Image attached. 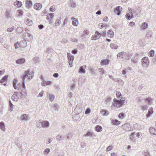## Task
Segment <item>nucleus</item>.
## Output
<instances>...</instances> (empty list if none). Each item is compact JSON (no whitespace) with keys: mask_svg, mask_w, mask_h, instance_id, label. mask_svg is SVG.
I'll use <instances>...</instances> for the list:
<instances>
[{"mask_svg":"<svg viewBox=\"0 0 156 156\" xmlns=\"http://www.w3.org/2000/svg\"><path fill=\"white\" fill-rule=\"evenodd\" d=\"M126 100H127L126 98L124 97L121 98L120 100L114 98L112 105L113 106L117 108L120 107L123 105Z\"/></svg>","mask_w":156,"mask_h":156,"instance_id":"nucleus-1","label":"nucleus"},{"mask_svg":"<svg viewBox=\"0 0 156 156\" xmlns=\"http://www.w3.org/2000/svg\"><path fill=\"white\" fill-rule=\"evenodd\" d=\"M67 56L68 59V62L69 63V67H71L73 66L72 63L74 60V56L70 53H68Z\"/></svg>","mask_w":156,"mask_h":156,"instance_id":"nucleus-2","label":"nucleus"},{"mask_svg":"<svg viewBox=\"0 0 156 156\" xmlns=\"http://www.w3.org/2000/svg\"><path fill=\"white\" fill-rule=\"evenodd\" d=\"M141 62L143 66H147L149 63V61L147 57H144L141 59Z\"/></svg>","mask_w":156,"mask_h":156,"instance_id":"nucleus-3","label":"nucleus"},{"mask_svg":"<svg viewBox=\"0 0 156 156\" xmlns=\"http://www.w3.org/2000/svg\"><path fill=\"white\" fill-rule=\"evenodd\" d=\"M25 41H21L20 43H17L14 44L15 48L17 49L20 47L24 48L26 46Z\"/></svg>","mask_w":156,"mask_h":156,"instance_id":"nucleus-4","label":"nucleus"},{"mask_svg":"<svg viewBox=\"0 0 156 156\" xmlns=\"http://www.w3.org/2000/svg\"><path fill=\"white\" fill-rule=\"evenodd\" d=\"M95 34L93 35L91 37L92 40H95L98 39L101 36L100 33L96 31L95 32Z\"/></svg>","mask_w":156,"mask_h":156,"instance_id":"nucleus-5","label":"nucleus"},{"mask_svg":"<svg viewBox=\"0 0 156 156\" xmlns=\"http://www.w3.org/2000/svg\"><path fill=\"white\" fill-rule=\"evenodd\" d=\"M28 72L27 71H25L24 74L23 76L22 77V87L25 86V78L28 76Z\"/></svg>","mask_w":156,"mask_h":156,"instance_id":"nucleus-6","label":"nucleus"},{"mask_svg":"<svg viewBox=\"0 0 156 156\" xmlns=\"http://www.w3.org/2000/svg\"><path fill=\"white\" fill-rule=\"evenodd\" d=\"M29 116L26 114H24L20 117V119L21 121H27L29 120Z\"/></svg>","mask_w":156,"mask_h":156,"instance_id":"nucleus-7","label":"nucleus"},{"mask_svg":"<svg viewBox=\"0 0 156 156\" xmlns=\"http://www.w3.org/2000/svg\"><path fill=\"white\" fill-rule=\"evenodd\" d=\"M125 16L126 18L128 20H130L134 17L132 12H128L127 13Z\"/></svg>","mask_w":156,"mask_h":156,"instance_id":"nucleus-8","label":"nucleus"},{"mask_svg":"<svg viewBox=\"0 0 156 156\" xmlns=\"http://www.w3.org/2000/svg\"><path fill=\"white\" fill-rule=\"evenodd\" d=\"M18 92H15V93L12 95V99L14 101H17L19 99V97L18 96Z\"/></svg>","mask_w":156,"mask_h":156,"instance_id":"nucleus-9","label":"nucleus"},{"mask_svg":"<svg viewBox=\"0 0 156 156\" xmlns=\"http://www.w3.org/2000/svg\"><path fill=\"white\" fill-rule=\"evenodd\" d=\"M153 110L152 107L150 108L149 109L146 115L147 118L150 117L153 113Z\"/></svg>","mask_w":156,"mask_h":156,"instance_id":"nucleus-10","label":"nucleus"},{"mask_svg":"<svg viewBox=\"0 0 156 156\" xmlns=\"http://www.w3.org/2000/svg\"><path fill=\"white\" fill-rule=\"evenodd\" d=\"M148 26L147 23L144 22L142 24L140 27L141 30H144L146 29L148 27Z\"/></svg>","mask_w":156,"mask_h":156,"instance_id":"nucleus-11","label":"nucleus"},{"mask_svg":"<svg viewBox=\"0 0 156 156\" xmlns=\"http://www.w3.org/2000/svg\"><path fill=\"white\" fill-rule=\"evenodd\" d=\"M122 9V8L119 6H118L115 8L114 10V12L117 14L118 16L120 15L121 13V10Z\"/></svg>","mask_w":156,"mask_h":156,"instance_id":"nucleus-12","label":"nucleus"},{"mask_svg":"<svg viewBox=\"0 0 156 156\" xmlns=\"http://www.w3.org/2000/svg\"><path fill=\"white\" fill-rule=\"evenodd\" d=\"M34 8L37 10H40L42 8V5L41 4L36 3L34 5Z\"/></svg>","mask_w":156,"mask_h":156,"instance_id":"nucleus-13","label":"nucleus"},{"mask_svg":"<svg viewBox=\"0 0 156 156\" xmlns=\"http://www.w3.org/2000/svg\"><path fill=\"white\" fill-rule=\"evenodd\" d=\"M49 122L47 121H42V127L44 128H47L49 126Z\"/></svg>","mask_w":156,"mask_h":156,"instance_id":"nucleus-14","label":"nucleus"},{"mask_svg":"<svg viewBox=\"0 0 156 156\" xmlns=\"http://www.w3.org/2000/svg\"><path fill=\"white\" fill-rule=\"evenodd\" d=\"M25 61V60L24 58H20L17 59L16 61V62L17 64H22Z\"/></svg>","mask_w":156,"mask_h":156,"instance_id":"nucleus-15","label":"nucleus"},{"mask_svg":"<svg viewBox=\"0 0 156 156\" xmlns=\"http://www.w3.org/2000/svg\"><path fill=\"white\" fill-rule=\"evenodd\" d=\"M126 52L124 51H122L118 53L117 55V58H122L124 57Z\"/></svg>","mask_w":156,"mask_h":156,"instance_id":"nucleus-16","label":"nucleus"},{"mask_svg":"<svg viewBox=\"0 0 156 156\" xmlns=\"http://www.w3.org/2000/svg\"><path fill=\"white\" fill-rule=\"evenodd\" d=\"M145 101L147 103L148 105H150L152 103L153 99L151 97H148L145 99Z\"/></svg>","mask_w":156,"mask_h":156,"instance_id":"nucleus-17","label":"nucleus"},{"mask_svg":"<svg viewBox=\"0 0 156 156\" xmlns=\"http://www.w3.org/2000/svg\"><path fill=\"white\" fill-rule=\"evenodd\" d=\"M26 71H27L28 72V73L29 74H28V76L26 77H28V79L29 80H30L33 78L34 76V73L33 72H30L28 70Z\"/></svg>","mask_w":156,"mask_h":156,"instance_id":"nucleus-18","label":"nucleus"},{"mask_svg":"<svg viewBox=\"0 0 156 156\" xmlns=\"http://www.w3.org/2000/svg\"><path fill=\"white\" fill-rule=\"evenodd\" d=\"M138 58V56L135 55L131 59V62L134 63H136L137 62Z\"/></svg>","mask_w":156,"mask_h":156,"instance_id":"nucleus-19","label":"nucleus"},{"mask_svg":"<svg viewBox=\"0 0 156 156\" xmlns=\"http://www.w3.org/2000/svg\"><path fill=\"white\" fill-rule=\"evenodd\" d=\"M86 66L85 65H83L81 66L79 69V72L81 73H85V69L86 68Z\"/></svg>","mask_w":156,"mask_h":156,"instance_id":"nucleus-20","label":"nucleus"},{"mask_svg":"<svg viewBox=\"0 0 156 156\" xmlns=\"http://www.w3.org/2000/svg\"><path fill=\"white\" fill-rule=\"evenodd\" d=\"M25 23L27 25L30 26L32 25L33 23L32 21L29 19H26Z\"/></svg>","mask_w":156,"mask_h":156,"instance_id":"nucleus-21","label":"nucleus"},{"mask_svg":"<svg viewBox=\"0 0 156 156\" xmlns=\"http://www.w3.org/2000/svg\"><path fill=\"white\" fill-rule=\"evenodd\" d=\"M107 35L109 37H113L114 36V32L111 30H109L108 32Z\"/></svg>","mask_w":156,"mask_h":156,"instance_id":"nucleus-22","label":"nucleus"},{"mask_svg":"<svg viewBox=\"0 0 156 156\" xmlns=\"http://www.w3.org/2000/svg\"><path fill=\"white\" fill-rule=\"evenodd\" d=\"M149 131L150 133L152 135H156V130L153 127H150Z\"/></svg>","mask_w":156,"mask_h":156,"instance_id":"nucleus-23","label":"nucleus"},{"mask_svg":"<svg viewBox=\"0 0 156 156\" xmlns=\"http://www.w3.org/2000/svg\"><path fill=\"white\" fill-rule=\"evenodd\" d=\"M101 113L102 114V115L103 116L108 115L109 114V112L104 109H102L100 111Z\"/></svg>","mask_w":156,"mask_h":156,"instance_id":"nucleus-24","label":"nucleus"},{"mask_svg":"<svg viewBox=\"0 0 156 156\" xmlns=\"http://www.w3.org/2000/svg\"><path fill=\"white\" fill-rule=\"evenodd\" d=\"M69 3L70 6L72 8H75L76 7V5L75 3V2L74 1L72 0H70L69 2Z\"/></svg>","mask_w":156,"mask_h":156,"instance_id":"nucleus-25","label":"nucleus"},{"mask_svg":"<svg viewBox=\"0 0 156 156\" xmlns=\"http://www.w3.org/2000/svg\"><path fill=\"white\" fill-rule=\"evenodd\" d=\"M54 15V13H53L49 14L47 17V19L49 20H51V19H53Z\"/></svg>","mask_w":156,"mask_h":156,"instance_id":"nucleus-26","label":"nucleus"},{"mask_svg":"<svg viewBox=\"0 0 156 156\" xmlns=\"http://www.w3.org/2000/svg\"><path fill=\"white\" fill-rule=\"evenodd\" d=\"M14 5L16 7H20L22 5V3L21 2L16 0V2H14Z\"/></svg>","mask_w":156,"mask_h":156,"instance_id":"nucleus-27","label":"nucleus"},{"mask_svg":"<svg viewBox=\"0 0 156 156\" xmlns=\"http://www.w3.org/2000/svg\"><path fill=\"white\" fill-rule=\"evenodd\" d=\"M47 95L49 97V100L52 102L55 99V96L53 94H48Z\"/></svg>","mask_w":156,"mask_h":156,"instance_id":"nucleus-28","label":"nucleus"},{"mask_svg":"<svg viewBox=\"0 0 156 156\" xmlns=\"http://www.w3.org/2000/svg\"><path fill=\"white\" fill-rule=\"evenodd\" d=\"M109 63V60L107 59L102 60L101 61V65H106Z\"/></svg>","mask_w":156,"mask_h":156,"instance_id":"nucleus-29","label":"nucleus"},{"mask_svg":"<svg viewBox=\"0 0 156 156\" xmlns=\"http://www.w3.org/2000/svg\"><path fill=\"white\" fill-rule=\"evenodd\" d=\"M112 123L114 125H118L120 124V122L117 119H115L112 120Z\"/></svg>","mask_w":156,"mask_h":156,"instance_id":"nucleus-30","label":"nucleus"},{"mask_svg":"<svg viewBox=\"0 0 156 156\" xmlns=\"http://www.w3.org/2000/svg\"><path fill=\"white\" fill-rule=\"evenodd\" d=\"M39 58L38 57H34L31 60V62L34 64H35L39 62Z\"/></svg>","mask_w":156,"mask_h":156,"instance_id":"nucleus-31","label":"nucleus"},{"mask_svg":"<svg viewBox=\"0 0 156 156\" xmlns=\"http://www.w3.org/2000/svg\"><path fill=\"white\" fill-rule=\"evenodd\" d=\"M133 126L135 129H140L142 128V127H143V126H141L137 123L134 124Z\"/></svg>","mask_w":156,"mask_h":156,"instance_id":"nucleus-32","label":"nucleus"},{"mask_svg":"<svg viewBox=\"0 0 156 156\" xmlns=\"http://www.w3.org/2000/svg\"><path fill=\"white\" fill-rule=\"evenodd\" d=\"M8 76V75L5 76L0 80V83H2L4 82L7 81Z\"/></svg>","mask_w":156,"mask_h":156,"instance_id":"nucleus-33","label":"nucleus"},{"mask_svg":"<svg viewBox=\"0 0 156 156\" xmlns=\"http://www.w3.org/2000/svg\"><path fill=\"white\" fill-rule=\"evenodd\" d=\"M64 138V137L62 136L61 135H58L56 136V138L58 141L62 140Z\"/></svg>","mask_w":156,"mask_h":156,"instance_id":"nucleus-34","label":"nucleus"},{"mask_svg":"<svg viewBox=\"0 0 156 156\" xmlns=\"http://www.w3.org/2000/svg\"><path fill=\"white\" fill-rule=\"evenodd\" d=\"M0 128L3 131L5 130V124L2 122H0Z\"/></svg>","mask_w":156,"mask_h":156,"instance_id":"nucleus-35","label":"nucleus"},{"mask_svg":"<svg viewBox=\"0 0 156 156\" xmlns=\"http://www.w3.org/2000/svg\"><path fill=\"white\" fill-rule=\"evenodd\" d=\"M102 127L100 126L97 125L95 127V129L98 132H101L102 130Z\"/></svg>","mask_w":156,"mask_h":156,"instance_id":"nucleus-36","label":"nucleus"},{"mask_svg":"<svg viewBox=\"0 0 156 156\" xmlns=\"http://www.w3.org/2000/svg\"><path fill=\"white\" fill-rule=\"evenodd\" d=\"M9 110L10 112H11L13 110V105L12 104V103L11 101L10 100H9Z\"/></svg>","mask_w":156,"mask_h":156,"instance_id":"nucleus-37","label":"nucleus"},{"mask_svg":"<svg viewBox=\"0 0 156 156\" xmlns=\"http://www.w3.org/2000/svg\"><path fill=\"white\" fill-rule=\"evenodd\" d=\"M36 126L38 128H41L42 127V121H38L36 122Z\"/></svg>","mask_w":156,"mask_h":156,"instance_id":"nucleus-38","label":"nucleus"},{"mask_svg":"<svg viewBox=\"0 0 156 156\" xmlns=\"http://www.w3.org/2000/svg\"><path fill=\"white\" fill-rule=\"evenodd\" d=\"M74 111L76 112L77 113V114H79L81 112L82 109L80 108L77 107L75 109Z\"/></svg>","mask_w":156,"mask_h":156,"instance_id":"nucleus-39","label":"nucleus"},{"mask_svg":"<svg viewBox=\"0 0 156 156\" xmlns=\"http://www.w3.org/2000/svg\"><path fill=\"white\" fill-rule=\"evenodd\" d=\"M16 31L18 33H21L23 32V30L22 28L20 27H18L16 29Z\"/></svg>","mask_w":156,"mask_h":156,"instance_id":"nucleus-40","label":"nucleus"},{"mask_svg":"<svg viewBox=\"0 0 156 156\" xmlns=\"http://www.w3.org/2000/svg\"><path fill=\"white\" fill-rule=\"evenodd\" d=\"M89 32L87 30H85L83 31V34L82 36V37L83 38L85 37L86 36L88 35L89 34Z\"/></svg>","mask_w":156,"mask_h":156,"instance_id":"nucleus-41","label":"nucleus"},{"mask_svg":"<svg viewBox=\"0 0 156 156\" xmlns=\"http://www.w3.org/2000/svg\"><path fill=\"white\" fill-rule=\"evenodd\" d=\"M110 47L113 49H116L118 48V46L116 45L113 43H111L110 44Z\"/></svg>","mask_w":156,"mask_h":156,"instance_id":"nucleus-42","label":"nucleus"},{"mask_svg":"<svg viewBox=\"0 0 156 156\" xmlns=\"http://www.w3.org/2000/svg\"><path fill=\"white\" fill-rule=\"evenodd\" d=\"M154 54V50H152L150 51L148 53V55L150 57H153Z\"/></svg>","mask_w":156,"mask_h":156,"instance_id":"nucleus-43","label":"nucleus"},{"mask_svg":"<svg viewBox=\"0 0 156 156\" xmlns=\"http://www.w3.org/2000/svg\"><path fill=\"white\" fill-rule=\"evenodd\" d=\"M32 2L30 1H27L26 3V5L29 8L32 5Z\"/></svg>","mask_w":156,"mask_h":156,"instance_id":"nucleus-44","label":"nucleus"},{"mask_svg":"<svg viewBox=\"0 0 156 156\" xmlns=\"http://www.w3.org/2000/svg\"><path fill=\"white\" fill-rule=\"evenodd\" d=\"M61 23V21L58 19H57L55 23V26H59Z\"/></svg>","mask_w":156,"mask_h":156,"instance_id":"nucleus-45","label":"nucleus"},{"mask_svg":"<svg viewBox=\"0 0 156 156\" xmlns=\"http://www.w3.org/2000/svg\"><path fill=\"white\" fill-rule=\"evenodd\" d=\"M22 87V83H19L17 85V86H16L15 88H14L15 89H17V90H19Z\"/></svg>","mask_w":156,"mask_h":156,"instance_id":"nucleus-46","label":"nucleus"},{"mask_svg":"<svg viewBox=\"0 0 156 156\" xmlns=\"http://www.w3.org/2000/svg\"><path fill=\"white\" fill-rule=\"evenodd\" d=\"M93 135V133L91 132H88L86 134L84 135V136H91Z\"/></svg>","mask_w":156,"mask_h":156,"instance_id":"nucleus-47","label":"nucleus"},{"mask_svg":"<svg viewBox=\"0 0 156 156\" xmlns=\"http://www.w3.org/2000/svg\"><path fill=\"white\" fill-rule=\"evenodd\" d=\"M73 136V134L71 133H68L66 136V139H70Z\"/></svg>","mask_w":156,"mask_h":156,"instance_id":"nucleus-48","label":"nucleus"},{"mask_svg":"<svg viewBox=\"0 0 156 156\" xmlns=\"http://www.w3.org/2000/svg\"><path fill=\"white\" fill-rule=\"evenodd\" d=\"M14 29V27L12 26L11 27L8 28L7 29V31L8 32H10L12 31Z\"/></svg>","mask_w":156,"mask_h":156,"instance_id":"nucleus-49","label":"nucleus"},{"mask_svg":"<svg viewBox=\"0 0 156 156\" xmlns=\"http://www.w3.org/2000/svg\"><path fill=\"white\" fill-rule=\"evenodd\" d=\"M111 98L110 97H108L105 100V102L106 105H108V104L110 102L111 100Z\"/></svg>","mask_w":156,"mask_h":156,"instance_id":"nucleus-50","label":"nucleus"},{"mask_svg":"<svg viewBox=\"0 0 156 156\" xmlns=\"http://www.w3.org/2000/svg\"><path fill=\"white\" fill-rule=\"evenodd\" d=\"M49 10L51 12H53L55 11L56 10L55 6L53 5L51 6L50 7Z\"/></svg>","mask_w":156,"mask_h":156,"instance_id":"nucleus-51","label":"nucleus"},{"mask_svg":"<svg viewBox=\"0 0 156 156\" xmlns=\"http://www.w3.org/2000/svg\"><path fill=\"white\" fill-rule=\"evenodd\" d=\"M17 13H18V16H22L23 14V11L20 9L18 10L17 11Z\"/></svg>","mask_w":156,"mask_h":156,"instance_id":"nucleus-52","label":"nucleus"},{"mask_svg":"<svg viewBox=\"0 0 156 156\" xmlns=\"http://www.w3.org/2000/svg\"><path fill=\"white\" fill-rule=\"evenodd\" d=\"M72 23L73 25L77 26L78 24V22L77 20H75L72 21Z\"/></svg>","mask_w":156,"mask_h":156,"instance_id":"nucleus-53","label":"nucleus"},{"mask_svg":"<svg viewBox=\"0 0 156 156\" xmlns=\"http://www.w3.org/2000/svg\"><path fill=\"white\" fill-rule=\"evenodd\" d=\"M116 94L118 98H120V97L121 96V94L119 91H116Z\"/></svg>","mask_w":156,"mask_h":156,"instance_id":"nucleus-54","label":"nucleus"},{"mask_svg":"<svg viewBox=\"0 0 156 156\" xmlns=\"http://www.w3.org/2000/svg\"><path fill=\"white\" fill-rule=\"evenodd\" d=\"M118 117L120 119H123L124 117V114L123 113H121L119 115Z\"/></svg>","mask_w":156,"mask_h":156,"instance_id":"nucleus-55","label":"nucleus"},{"mask_svg":"<svg viewBox=\"0 0 156 156\" xmlns=\"http://www.w3.org/2000/svg\"><path fill=\"white\" fill-rule=\"evenodd\" d=\"M50 150L49 148H46L45 149L44 151V153L47 155L50 152Z\"/></svg>","mask_w":156,"mask_h":156,"instance_id":"nucleus-56","label":"nucleus"},{"mask_svg":"<svg viewBox=\"0 0 156 156\" xmlns=\"http://www.w3.org/2000/svg\"><path fill=\"white\" fill-rule=\"evenodd\" d=\"M147 105H143L141 106V109L142 111H144L146 110L147 109Z\"/></svg>","mask_w":156,"mask_h":156,"instance_id":"nucleus-57","label":"nucleus"},{"mask_svg":"<svg viewBox=\"0 0 156 156\" xmlns=\"http://www.w3.org/2000/svg\"><path fill=\"white\" fill-rule=\"evenodd\" d=\"M91 110L90 108H87L86 110L85 113L86 114H89Z\"/></svg>","mask_w":156,"mask_h":156,"instance_id":"nucleus-58","label":"nucleus"},{"mask_svg":"<svg viewBox=\"0 0 156 156\" xmlns=\"http://www.w3.org/2000/svg\"><path fill=\"white\" fill-rule=\"evenodd\" d=\"M99 71L101 72V74L102 75L104 74L105 73L104 71V69L103 68H100L98 69Z\"/></svg>","mask_w":156,"mask_h":156,"instance_id":"nucleus-59","label":"nucleus"},{"mask_svg":"<svg viewBox=\"0 0 156 156\" xmlns=\"http://www.w3.org/2000/svg\"><path fill=\"white\" fill-rule=\"evenodd\" d=\"M113 149V147L112 146H109L107 147L106 149V151H109Z\"/></svg>","mask_w":156,"mask_h":156,"instance_id":"nucleus-60","label":"nucleus"},{"mask_svg":"<svg viewBox=\"0 0 156 156\" xmlns=\"http://www.w3.org/2000/svg\"><path fill=\"white\" fill-rule=\"evenodd\" d=\"M17 81L16 79H15L14 80V81H13V87L14 88H15V87H16V84L17 83Z\"/></svg>","mask_w":156,"mask_h":156,"instance_id":"nucleus-61","label":"nucleus"},{"mask_svg":"<svg viewBox=\"0 0 156 156\" xmlns=\"http://www.w3.org/2000/svg\"><path fill=\"white\" fill-rule=\"evenodd\" d=\"M98 27L99 28L101 29L105 27V25L103 23H100L98 25Z\"/></svg>","mask_w":156,"mask_h":156,"instance_id":"nucleus-62","label":"nucleus"},{"mask_svg":"<svg viewBox=\"0 0 156 156\" xmlns=\"http://www.w3.org/2000/svg\"><path fill=\"white\" fill-rule=\"evenodd\" d=\"M15 144L16 145H17V147L19 148H20L21 149H22V146L21 144H20L17 142H16Z\"/></svg>","mask_w":156,"mask_h":156,"instance_id":"nucleus-63","label":"nucleus"},{"mask_svg":"<svg viewBox=\"0 0 156 156\" xmlns=\"http://www.w3.org/2000/svg\"><path fill=\"white\" fill-rule=\"evenodd\" d=\"M74 117H75V119L77 120L79 119L80 116L79 114L77 113L74 116Z\"/></svg>","mask_w":156,"mask_h":156,"instance_id":"nucleus-64","label":"nucleus"}]
</instances>
